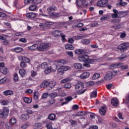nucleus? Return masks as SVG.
Here are the masks:
<instances>
[{
	"label": "nucleus",
	"mask_w": 129,
	"mask_h": 129,
	"mask_svg": "<svg viewBox=\"0 0 129 129\" xmlns=\"http://www.w3.org/2000/svg\"><path fill=\"white\" fill-rule=\"evenodd\" d=\"M10 109L8 107H4L2 110H0V118H6L9 115ZM3 124V122L0 120V125Z\"/></svg>",
	"instance_id": "nucleus-1"
},
{
	"label": "nucleus",
	"mask_w": 129,
	"mask_h": 129,
	"mask_svg": "<svg viewBox=\"0 0 129 129\" xmlns=\"http://www.w3.org/2000/svg\"><path fill=\"white\" fill-rule=\"evenodd\" d=\"M84 85L83 83L81 82H79L75 86L76 91L78 94H83L85 92L86 90L83 89Z\"/></svg>",
	"instance_id": "nucleus-2"
},
{
	"label": "nucleus",
	"mask_w": 129,
	"mask_h": 129,
	"mask_svg": "<svg viewBox=\"0 0 129 129\" xmlns=\"http://www.w3.org/2000/svg\"><path fill=\"white\" fill-rule=\"evenodd\" d=\"M80 3L83 6L88 7L93 3V0H76V4L78 6H80Z\"/></svg>",
	"instance_id": "nucleus-3"
},
{
	"label": "nucleus",
	"mask_w": 129,
	"mask_h": 129,
	"mask_svg": "<svg viewBox=\"0 0 129 129\" xmlns=\"http://www.w3.org/2000/svg\"><path fill=\"white\" fill-rule=\"evenodd\" d=\"M49 48V44L47 43H41L39 46H38V51L44 52V51H47V49Z\"/></svg>",
	"instance_id": "nucleus-4"
},
{
	"label": "nucleus",
	"mask_w": 129,
	"mask_h": 129,
	"mask_svg": "<svg viewBox=\"0 0 129 129\" xmlns=\"http://www.w3.org/2000/svg\"><path fill=\"white\" fill-rule=\"evenodd\" d=\"M128 47H129L128 43H123L118 45L117 46V49L120 50L121 52H124V51H126Z\"/></svg>",
	"instance_id": "nucleus-5"
},
{
	"label": "nucleus",
	"mask_w": 129,
	"mask_h": 129,
	"mask_svg": "<svg viewBox=\"0 0 129 129\" xmlns=\"http://www.w3.org/2000/svg\"><path fill=\"white\" fill-rule=\"evenodd\" d=\"M70 70V67L67 66H62L60 67L57 70L58 74H64V71H67V70Z\"/></svg>",
	"instance_id": "nucleus-6"
},
{
	"label": "nucleus",
	"mask_w": 129,
	"mask_h": 129,
	"mask_svg": "<svg viewBox=\"0 0 129 129\" xmlns=\"http://www.w3.org/2000/svg\"><path fill=\"white\" fill-rule=\"evenodd\" d=\"M43 0H25L24 3L26 5H31V4H40Z\"/></svg>",
	"instance_id": "nucleus-7"
},
{
	"label": "nucleus",
	"mask_w": 129,
	"mask_h": 129,
	"mask_svg": "<svg viewBox=\"0 0 129 129\" xmlns=\"http://www.w3.org/2000/svg\"><path fill=\"white\" fill-rule=\"evenodd\" d=\"M88 58V55L85 54L79 56L78 59L81 62H87Z\"/></svg>",
	"instance_id": "nucleus-8"
},
{
	"label": "nucleus",
	"mask_w": 129,
	"mask_h": 129,
	"mask_svg": "<svg viewBox=\"0 0 129 129\" xmlns=\"http://www.w3.org/2000/svg\"><path fill=\"white\" fill-rule=\"evenodd\" d=\"M108 3V0H101L97 2V5L98 7H105Z\"/></svg>",
	"instance_id": "nucleus-9"
},
{
	"label": "nucleus",
	"mask_w": 129,
	"mask_h": 129,
	"mask_svg": "<svg viewBox=\"0 0 129 129\" xmlns=\"http://www.w3.org/2000/svg\"><path fill=\"white\" fill-rule=\"evenodd\" d=\"M56 10H57V8L54 6H49L47 9L48 15H53V12H54V11H56Z\"/></svg>",
	"instance_id": "nucleus-10"
},
{
	"label": "nucleus",
	"mask_w": 129,
	"mask_h": 129,
	"mask_svg": "<svg viewBox=\"0 0 129 129\" xmlns=\"http://www.w3.org/2000/svg\"><path fill=\"white\" fill-rule=\"evenodd\" d=\"M18 59L20 61H25V63H28V64H30L31 62V60L29 57L23 56H18Z\"/></svg>",
	"instance_id": "nucleus-11"
},
{
	"label": "nucleus",
	"mask_w": 129,
	"mask_h": 129,
	"mask_svg": "<svg viewBox=\"0 0 129 129\" xmlns=\"http://www.w3.org/2000/svg\"><path fill=\"white\" fill-rule=\"evenodd\" d=\"M75 52L77 55H84V54H88V52L84 49H76Z\"/></svg>",
	"instance_id": "nucleus-12"
},
{
	"label": "nucleus",
	"mask_w": 129,
	"mask_h": 129,
	"mask_svg": "<svg viewBox=\"0 0 129 129\" xmlns=\"http://www.w3.org/2000/svg\"><path fill=\"white\" fill-rule=\"evenodd\" d=\"M99 112L101 115H105V113H106V107L102 106L99 110Z\"/></svg>",
	"instance_id": "nucleus-13"
},
{
	"label": "nucleus",
	"mask_w": 129,
	"mask_h": 129,
	"mask_svg": "<svg viewBox=\"0 0 129 129\" xmlns=\"http://www.w3.org/2000/svg\"><path fill=\"white\" fill-rule=\"evenodd\" d=\"M90 76V73L89 72H86L83 73L80 76V78L81 79H86L88 78Z\"/></svg>",
	"instance_id": "nucleus-14"
},
{
	"label": "nucleus",
	"mask_w": 129,
	"mask_h": 129,
	"mask_svg": "<svg viewBox=\"0 0 129 129\" xmlns=\"http://www.w3.org/2000/svg\"><path fill=\"white\" fill-rule=\"evenodd\" d=\"M112 76H113V74L111 72H108L107 73L106 75L105 76V80H111L112 79Z\"/></svg>",
	"instance_id": "nucleus-15"
},
{
	"label": "nucleus",
	"mask_w": 129,
	"mask_h": 129,
	"mask_svg": "<svg viewBox=\"0 0 129 129\" xmlns=\"http://www.w3.org/2000/svg\"><path fill=\"white\" fill-rule=\"evenodd\" d=\"M111 104L113 105V106H117L119 101L118 99L116 98H113L111 100Z\"/></svg>",
	"instance_id": "nucleus-16"
},
{
	"label": "nucleus",
	"mask_w": 129,
	"mask_h": 129,
	"mask_svg": "<svg viewBox=\"0 0 129 129\" xmlns=\"http://www.w3.org/2000/svg\"><path fill=\"white\" fill-rule=\"evenodd\" d=\"M56 85V81L48 82V90H51Z\"/></svg>",
	"instance_id": "nucleus-17"
},
{
	"label": "nucleus",
	"mask_w": 129,
	"mask_h": 129,
	"mask_svg": "<svg viewBox=\"0 0 129 129\" xmlns=\"http://www.w3.org/2000/svg\"><path fill=\"white\" fill-rule=\"evenodd\" d=\"M53 71H54V69L53 68V67L51 66L46 68L44 71V72L45 74H49V73H51V72Z\"/></svg>",
	"instance_id": "nucleus-18"
},
{
	"label": "nucleus",
	"mask_w": 129,
	"mask_h": 129,
	"mask_svg": "<svg viewBox=\"0 0 129 129\" xmlns=\"http://www.w3.org/2000/svg\"><path fill=\"white\" fill-rule=\"evenodd\" d=\"M19 73L21 77H25L26 74H27V72L24 69H21L19 70Z\"/></svg>",
	"instance_id": "nucleus-19"
},
{
	"label": "nucleus",
	"mask_w": 129,
	"mask_h": 129,
	"mask_svg": "<svg viewBox=\"0 0 129 129\" xmlns=\"http://www.w3.org/2000/svg\"><path fill=\"white\" fill-rule=\"evenodd\" d=\"M27 18L29 19H34L37 17V14L35 13H29L26 15Z\"/></svg>",
	"instance_id": "nucleus-20"
},
{
	"label": "nucleus",
	"mask_w": 129,
	"mask_h": 129,
	"mask_svg": "<svg viewBox=\"0 0 129 129\" xmlns=\"http://www.w3.org/2000/svg\"><path fill=\"white\" fill-rule=\"evenodd\" d=\"M48 84H49V82H48L47 81H44L41 84L40 87L41 88H44V87H46L48 89Z\"/></svg>",
	"instance_id": "nucleus-21"
},
{
	"label": "nucleus",
	"mask_w": 129,
	"mask_h": 129,
	"mask_svg": "<svg viewBox=\"0 0 129 129\" xmlns=\"http://www.w3.org/2000/svg\"><path fill=\"white\" fill-rule=\"evenodd\" d=\"M52 35L54 37H59V36H61V35H62V32L59 30H55L52 32Z\"/></svg>",
	"instance_id": "nucleus-22"
},
{
	"label": "nucleus",
	"mask_w": 129,
	"mask_h": 129,
	"mask_svg": "<svg viewBox=\"0 0 129 129\" xmlns=\"http://www.w3.org/2000/svg\"><path fill=\"white\" fill-rule=\"evenodd\" d=\"M30 117L28 114H22L20 117V118H21L22 120H27Z\"/></svg>",
	"instance_id": "nucleus-23"
},
{
	"label": "nucleus",
	"mask_w": 129,
	"mask_h": 129,
	"mask_svg": "<svg viewBox=\"0 0 129 129\" xmlns=\"http://www.w3.org/2000/svg\"><path fill=\"white\" fill-rule=\"evenodd\" d=\"M45 25H41V28L43 29V28L44 27V29H46V27H48V26H50L51 25H53L54 24L53 22H50V21H47L45 22Z\"/></svg>",
	"instance_id": "nucleus-24"
},
{
	"label": "nucleus",
	"mask_w": 129,
	"mask_h": 129,
	"mask_svg": "<svg viewBox=\"0 0 129 129\" xmlns=\"http://www.w3.org/2000/svg\"><path fill=\"white\" fill-rule=\"evenodd\" d=\"M74 67L76 69H82V68H83V66H82V64L81 63H74Z\"/></svg>",
	"instance_id": "nucleus-25"
},
{
	"label": "nucleus",
	"mask_w": 129,
	"mask_h": 129,
	"mask_svg": "<svg viewBox=\"0 0 129 129\" xmlns=\"http://www.w3.org/2000/svg\"><path fill=\"white\" fill-rule=\"evenodd\" d=\"M23 100L25 103L30 104L31 102H32V98L24 97L23 98Z\"/></svg>",
	"instance_id": "nucleus-26"
},
{
	"label": "nucleus",
	"mask_w": 129,
	"mask_h": 129,
	"mask_svg": "<svg viewBox=\"0 0 129 129\" xmlns=\"http://www.w3.org/2000/svg\"><path fill=\"white\" fill-rule=\"evenodd\" d=\"M3 93L6 96H8V95H13L14 92L11 90H6Z\"/></svg>",
	"instance_id": "nucleus-27"
},
{
	"label": "nucleus",
	"mask_w": 129,
	"mask_h": 129,
	"mask_svg": "<svg viewBox=\"0 0 129 129\" xmlns=\"http://www.w3.org/2000/svg\"><path fill=\"white\" fill-rule=\"evenodd\" d=\"M28 49H29V50H30V51H34V50H36V49H37V50H38V45L34 44L31 46L28 47Z\"/></svg>",
	"instance_id": "nucleus-28"
},
{
	"label": "nucleus",
	"mask_w": 129,
	"mask_h": 129,
	"mask_svg": "<svg viewBox=\"0 0 129 129\" xmlns=\"http://www.w3.org/2000/svg\"><path fill=\"white\" fill-rule=\"evenodd\" d=\"M0 71L1 72V73H3V74H7L8 72H9V70L6 67L0 68Z\"/></svg>",
	"instance_id": "nucleus-29"
},
{
	"label": "nucleus",
	"mask_w": 129,
	"mask_h": 129,
	"mask_svg": "<svg viewBox=\"0 0 129 129\" xmlns=\"http://www.w3.org/2000/svg\"><path fill=\"white\" fill-rule=\"evenodd\" d=\"M33 98L34 100H38L39 99V92L37 91H34Z\"/></svg>",
	"instance_id": "nucleus-30"
},
{
	"label": "nucleus",
	"mask_w": 129,
	"mask_h": 129,
	"mask_svg": "<svg viewBox=\"0 0 129 129\" xmlns=\"http://www.w3.org/2000/svg\"><path fill=\"white\" fill-rule=\"evenodd\" d=\"M119 68H121V69H127L128 66L127 64L123 65L122 63H119Z\"/></svg>",
	"instance_id": "nucleus-31"
},
{
	"label": "nucleus",
	"mask_w": 129,
	"mask_h": 129,
	"mask_svg": "<svg viewBox=\"0 0 129 129\" xmlns=\"http://www.w3.org/2000/svg\"><path fill=\"white\" fill-rule=\"evenodd\" d=\"M109 69H115V68H119V63H114L111 64L109 67Z\"/></svg>",
	"instance_id": "nucleus-32"
},
{
	"label": "nucleus",
	"mask_w": 129,
	"mask_h": 129,
	"mask_svg": "<svg viewBox=\"0 0 129 129\" xmlns=\"http://www.w3.org/2000/svg\"><path fill=\"white\" fill-rule=\"evenodd\" d=\"M95 83L94 81H89L86 83V86L87 87H91V86H94Z\"/></svg>",
	"instance_id": "nucleus-33"
},
{
	"label": "nucleus",
	"mask_w": 129,
	"mask_h": 129,
	"mask_svg": "<svg viewBox=\"0 0 129 129\" xmlns=\"http://www.w3.org/2000/svg\"><path fill=\"white\" fill-rule=\"evenodd\" d=\"M48 118L50 120H55V119L56 118V115H55V114H50L48 116Z\"/></svg>",
	"instance_id": "nucleus-34"
},
{
	"label": "nucleus",
	"mask_w": 129,
	"mask_h": 129,
	"mask_svg": "<svg viewBox=\"0 0 129 129\" xmlns=\"http://www.w3.org/2000/svg\"><path fill=\"white\" fill-rule=\"evenodd\" d=\"M65 48L66 50H73V49H74V47H73V45L70 44L66 45Z\"/></svg>",
	"instance_id": "nucleus-35"
},
{
	"label": "nucleus",
	"mask_w": 129,
	"mask_h": 129,
	"mask_svg": "<svg viewBox=\"0 0 129 129\" xmlns=\"http://www.w3.org/2000/svg\"><path fill=\"white\" fill-rule=\"evenodd\" d=\"M20 67L21 68H27V67H28V64H27V63L24 61H21L20 62Z\"/></svg>",
	"instance_id": "nucleus-36"
},
{
	"label": "nucleus",
	"mask_w": 129,
	"mask_h": 129,
	"mask_svg": "<svg viewBox=\"0 0 129 129\" xmlns=\"http://www.w3.org/2000/svg\"><path fill=\"white\" fill-rule=\"evenodd\" d=\"M23 51V48L20 47H16L14 48V52L16 53H20V52H22Z\"/></svg>",
	"instance_id": "nucleus-37"
},
{
	"label": "nucleus",
	"mask_w": 129,
	"mask_h": 129,
	"mask_svg": "<svg viewBox=\"0 0 129 129\" xmlns=\"http://www.w3.org/2000/svg\"><path fill=\"white\" fill-rule=\"evenodd\" d=\"M69 121L70 123L72 124V126H76V125H77V121L70 119L69 120Z\"/></svg>",
	"instance_id": "nucleus-38"
},
{
	"label": "nucleus",
	"mask_w": 129,
	"mask_h": 129,
	"mask_svg": "<svg viewBox=\"0 0 129 129\" xmlns=\"http://www.w3.org/2000/svg\"><path fill=\"white\" fill-rule=\"evenodd\" d=\"M13 79L15 82H18L19 81V75H18L17 73L14 74Z\"/></svg>",
	"instance_id": "nucleus-39"
},
{
	"label": "nucleus",
	"mask_w": 129,
	"mask_h": 129,
	"mask_svg": "<svg viewBox=\"0 0 129 129\" xmlns=\"http://www.w3.org/2000/svg\"><path fill=\"white\" fill-rule=\"evenodd\" d=\"M99 76H100V75H99V73H95L93 76V80H96V79H98V78H99Z\"/></svg>",
	"instance_id": "nucleus-40"
},
{
	"label": "nucleus",
	"mask_w": 129,
	"mask_h": 129,
	"mask_svg": "<svg viewBox=\"0 0 129 129\" xmlns=\"http://www.w3.org/2000/svg\"><path fill=\"white\" fill-rule=\"evenodd\" d=\"M2 105H8L9 104V101L8 100H2L1 101Z\"/></svg>",
	"instance_id": "nucleus-41"
},
{
	"label": "nucleus",
	"mask_w": 129,
	"mask_h": 129,
	"mask_svg": "<svg viewBox=\"0 0 129 129\" xmlns=\"http://www.w3.org/2000/svg\"><path fill=\"white\" fill-rule=\"evenodd\" d=\"M10 123L11 124H16L17 123V119L14 117H12L10 119Z\"/></svg>",
	"instance_id": "nucleus-42"
},
{
	"label": "nucleus",
	"mask_w": 129,
	"mask_h": 129,
	"mask_svg": "<svg viewBox=\"0 0 129 129\" xmlns=\"http://www.w3.org/2000/svg\"><path fill=\"white\" fill-rule=\"evenodd\" d=\"M36 9H37V6L35 5H31L29 7V10L30 11H36Z\"/></svg>",
	"instance_id": "nucleus-43"
},
{
	"label": "nucleus",
	"mask_w": 129,
	"mask_h": 129,
	"mask_svg": "<svg viewBox=\"0 0 129 129\" xmlns=\"http://www.w3.org/2000/svg\"><path fill=\"white\" fill-rule=\"evenodd\" d=\"M7 80H8V78L7 77H4L2 79H0V84H4V83H5Z\"/></svg>",
	"instance_id": "nucleus-44"
},
{
	"label": "nucleus",
	"mask_w": 129,
	"mask_h": 129,
	"mask_svg": "<svg viewBox=\"0 0 129 129\" xmlns=\"http://www.w3.org/2000/svg\"><path fill=\"white\" fill-rule=\"evenodd\" d=\"M34 126L35 129L40 128L42 126V124L41 123H36Z\"/></svg>",
	"instance_id": "nucleus-45"
},
{
	"label": "nucleus",
	"mask_w": 129,
	"mask_h": 129,
	"mask_svg": "<svg viewBox=\"0 0 129 129\" xmlns=\"http://www.w3.org/2000/svg\"><path fill=\"white\" fill-rule=\"evenodd\" d=\"M82 43L85 44V45H88L90 43V40L88 39H84L82 40Z\"/></svg>",
	"instance_id": "nucleus-46"
},
{
	"label": "nucleus",
	"mask_w": 129,
	"mask_h": 129,
	"mask_svg": "<svg viewBox=\"0 0 129 129\" xmlns=\"http://www.w3.org/2000/svg\"><path fill=\"white\" fill-rule=\"evenodd\" d=\"M97 96V92L96 91H94L91 93V98H94Z\"/></svg>",
	"instance_id": "nucleus-47"
},
{
	"label": "nucleus",
	"mask_w": 129,
	"mask_h": 129,
	"mask_svg": "<svg viewBox=\"0 0 129 129\" xmlns=\"http://www.w3.org/2000/svg\"><path fill=\"white\" fill-rule=\"evenodd\" d=\"M96 61V59H89V57L88 58V60L87 61V62H88L89 64H93V63H94V62H95Z\"/></svg>",
	"instance_id": "nucleus-48"
},
{
	"label": "nucleus",
	"mask_w": 129,
	"mask_h": 129,
	"mask_svg": "<svg viewBox=\"0 0 129 129\" xmlns=\"http://www.w3.org/2000/svg\"><path fill=\"white\" fill-rule=\"evenodd\" d=\"M31 74L32 77H35V76H37L38 73L35 71H31Z\"/></svg>",
	"instance_id": "nucleus-49"
},
{
	"label": "nucleus",
	"mask_w": 129,
	"mask_h": 129,
	"mask_svg": "<svg viewBox=\"0 0 129 129\" xmlns=\"http://www.w3.org/2000/svg\"><path fill=\"white\" fill-rule=\"evenodd\" d=\"M64 87L67 89H70V88H71V84L67 83L64 85Z\"/></svg>",
	"instance_id": "nucleus-50"
},
{
	"label": "nucleus",
	"mask_w": 129,
	"mask_h": 129,
	"mask_svg": "<svg viewBox=\"0 0 129 129\" xmlns=\"http://www.w3.org/2000/svg\"><path fill=\"white\" fill-rule=\"evenodd\" d=\"M41 67L43 69H46L48 67V64L47 62H43L41 64Z\"/></svg>",
	"instance_id": "nucleus-51"
},
{
	"label": "nucleus",
	"mask_w": 129,
	"mask_h": 129,
	"mask_svg": "<svg viewBox=\"0 0 129 129\" xmlns=\"http://www.w3.org/2000/svg\"><path fill=\"white\" fill-rule=\"evenodd\" d=\"M73 98L71 96L67 97L65 98L66 101L67 102H69L70 101H71Z\"/></svg>",
	"instance_id": "nucleus-52"
},
{
	"label": "nucleus",
	"mask_w": 129,
	"mask_h": 129,
	"mask_svg": "<svg viewBox=\"0 0 129 129\" xmlns=\"http://www.w3.org/2000/svg\"><path fill=\"white\" fill-rule=\"evenodd\" d=\"M83 36L80 35H77L75 36V40H81V39H83Z\"/></svg>",
	"instance_id": "nucleus-53"
},
{
	"label": "nucleus",
	"mask_w": 129,
	"mask_h": 129,
	"mask_svg": "<svg viewBox=\"0 0 129 129\" xmlns=\"http://www.w3.org/2000/svg\"><path fill=\"white\" fill-rule=\"evenodd\" d=\"M70 80H71L70 79H69V78H68L63 79L60 81V82L61 83H66V82H68V81H70Z\"/></svg>",
	"instance_id": "nucleus-54"
},
{
	"label": "nucleus",
	"mask_w": 129,
	"mask_h": 129,
	"mask_svg": "<svg viewBox=\"0 0 129 129\" xmlns=\"http://www.w3.org/2000/svg\"><path fill=\"white\" fill-rule=\"evenodd\" d=\"M57 63H60V64H66V60L64 59H59L57 60Z\"/></svg>",
	"instance_id": "nucleus-55"
},
{
	"label": "nucleus",
	"mask_w": 129,
	"mask_h": 129,
	"mask_svg": "<svg viewBox=\"0 0 129 129\" xmlns=\"http://www.w3.org/2000/svg\"><path fill=\"white\" fill-rule=\"evenodd\" d=\"M46 126L48 129H56V128H53L52 127V123H47Z\"/></svg>",
	"instance_id": "nucleus-56"
},
{
	"label": "nucleus",
	"mask_w": 129,
	"mask_h": 129,
	"mask_svg": "<svg viewBox=\"0 0 129 129\" xmlns=\"http://www.w3.org/2000/svg\"><path fill=\"white\" fill-rule=\"evenodd\" d=\"M25 93L27 94H31V93H33V90L31 89H29L26 90Z\"/></svg>",
	"instance_id": "nucleus-57"
},
{
	"label": "nucleus",
	"mask_w": 129,
	"mask_h": 129,
	"mask_svg": "<svg viewBox=\"0 0 129 129\" xmlns=\"http://www.w3.org/2000/svg\"><path fill=\"white\" fill-rule=\"evenodd\" d=\"M49 104L51 105V104H54L55 103V100L54 99H51L48 101Z\"/></svg>",
	"instance_id": "nucleus-58"
},
{
	"label": "nucleus",
	"mask_w": 129,
	"mask_h": 129,
	"mask_svg": "<svg viewBox=\"0 0 129 129\" xmlns=\"http://www.w3.org/2000/svg\"><path fill=\"white\" fill-rule=\"evenodd\" d=\"M125 14H126V13L124 12H120L118 13V15H120V18H122V17H124Z\"/></svg>",
	"instance_id": "nucleus-59"
},
{
	"label": "nucleus",
	"mask_w": 129,
	"mask_h": 129,
	"mask_svg": "<svg viewBox=\"0 0 129 129\" xmlns=\"http://www.w3.org/2000/svg\"><path fill=\"white\" fill-rule=\"evenodd\" d=\"M47 97H48V93H45L43 94H42L41 96V99H44L45 98H47Z\"/></svg>",
	"instance_id": "nucleus-60"
},
{
	"label": "nucleus",
	"mask_w": 129,
	"mask_h": 129,
	"mask_svg": "<svg viewBox=\"0 0 129 129\" xmlns=\"http://www.w3.org/2000/svg\"><path fill=\"white\" fill-rule=\"evenodd\" d=\"M66 54L69 55V56H70L71 57H73V52L72 51H67Z\"/></svg>",
	"instance_id": "nucleus-61"
},
{
	"label": "nucleus",
	"mask_w": 129,
	"mask_h": 129,
	"mask_svg": "<svg viewBox=\"0 0 129 129\" xmlns=\"http://www.w3.org/2000/svg\"><path fill=\"white\" fill-rule=\"evenodd\" d=\"M108 19V17L107 16H103L100 18V20L102 22H103V21H105Z\"/></svg>",
	"instance_id": "nucleus-62"
},
{
	"label": "nucleus",
	"mask_w": 129,
	"mask_h": 129,
	"mask_svg": "<svg viewBox=\"0 0 129 129\" xmlns=\"http://www.w3.org/2000/svg\"><path fill=\"white\" fill-rule=\"evenodd\" d=\"M83 26V23H79L78 25H76V27H77V28H82Z\"/></svg>",
	"instance_id": "nucleus-63"
},
{
	"label": "nucleus",
	"mask_w": 129,
	"mask_h": 129,
	"mask_svg": "<svg viewBox=\"0 0 129 129\" xmlns=\"http://www.w3.org/2000/svg\"><path fill=\"white\" fill-rule=\"evenodd\" d=\"M73 109H78L79 106L78 105H74L72 107Z\"/></svg>",
	"instance_id": "nucleus-64"
}]
</instances>
